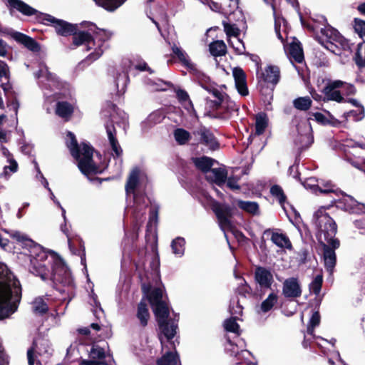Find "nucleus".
Here are the masks:
<instances>
[{"label": "nucleus", "instance_id": "obj_1", "mask_svg": "<svg viewBox=\"0 0 365 365\" xmlns=\"http://www.w3.org/2000/svg\"><path fill=\"white\" fill-rule=\"evenodd\" d=\"M143 289L148 297L157 318L160 334L159 339L162 346L163 356L157 360L158 365H178L179 357L175 351V345L173 339L177 333L178 325L173 320H168L169 308L163 299V289L155 288L149 293V288L145 284Z\"/></svg>", "mask_w": 365, "mask_h": 365}, {"label": "nucleus", "instance_id": "obj_2", "mask_svg": "<svg viewBox=\"0 0 365 365\" xmlns=\"http://www.w3.org/2000/svg\"><path fill=\"white\" fill-rule=\"evenodd\" d=\"M30 272L43 280L50 279L63 285L72 284L71 274L61 259L47 252L39 245H34L30 251Z\"/></svg>", "mask_w": 365, "mask_h": 365}, {"label": "nucleus", "instance_id": "obj_3", "mask_svg": "<svg viewBox=\"0 0 365 365\" xmlns=\"http://www.w3.org/2000/svg\"><path fill=\"white\" fill-rule=\"evenodd\" d=\"M87 31H79L73 34V41L76 46L86 47V51H91L88 56V61L98 59L103 53V42L112 36L110 31L100 29L91 23H87Z\"/></svg>", "mask_w": 365, "mask_h": 365}, {"label": "nucleus", "instance_id": "obj_4", "mask_svg": "<svg viewBox=\"0 0 365 365\" xmlns=\"http://www.w3.org/2000/svg\"><path fill=\"white\" fill-rule=\"evenodd\" d=\"M146 181L147 176L144 170L135 168L131 170L125 185L127 194L133 195V206L130 209L136 222L143 220L149 200L145 196L138 194L135 190Z\"/></svg>", "mask_w": 365, "mask_h": 365}, {"label": "nucleus", "instance_id": "obj_5", "mask_svg": "<svg viewBox=\"0 0 365 365\" xmlns=\"http://www.w3.org/2000/svg\"><path fill=\"white\" fill-rule=\"evenodd\" d=\"M66 145L71 153L78 161L80 170L85 175L101 173L103 168L97 166L92 159L93 148L86 143L78 145L75 135L68 132Z\"/></svg>", "mask_w": 365, "mask_h": 365}, {"label": "nucleus", "instance_id": "obj_6", "mask_svg": "<svg viewBox=\"0 0 365 365\" xmlns=\"http://www.w3.org/2000/svg\"><path fill=\"white\" fill-rule=\"evenodd\" d=\"M314 222L318 228L319 240L322 244L327 243L334 248H338L339 242L334 238L337 230L336 225L324 208H321L315 212Z\"/></svg>", "mask_w": 365, "mask_h": 365}, {"label": "nucleus", "instance_id": "obj_7", "mask_svg": "<svg viewBox=\"0 0 365 365\" xmlns=\"http://www.w3.org/2000/svg\"><path fill=\"white\" fill-rule=\"evenodd\" d=\"M313 29L317 32L320 31L318 36L319 42L331 53L341 55L343 50L349 48L347 41L333 27L329 25H324V27L316 25Z\"/></svg>", "mask_w": 365, "mask_h": 365}, {"label": "nucleus", "instance_id": "obj_8", "mask_svg": "<svg viewBox=\"0 0 365 365\" xmlns=\"http://www.w3.org/2000/svg\"><path fill=\"white\" fill-rule=\"evenodd\" d=\"M21 299V284L0 287V320L9 317L17 310Z\"/></svg>", "mask_w": 365, "mask_h": 365}, {"label": "nucleus", "instance_id": "obj_9", "mask_svg": "<svg viewBox=\"0 0 365 365\" xmlns=\"http://www.w3.org/2000/svg\"><path fill=\"white\" fill-rule=\"evenodd\" d=\"M324 101H335L343 103L344 96L354 93V87L345 81L340 80H329L322 91Z\"/></svg>", "mask_w": 365, "mask_h": 365}, {"label": "nucleus", "instance_id": "obj_10", "mask_svg": "<svg viewBox=\"0 0 365 365\" xmlns=\"http://www.w3.org/2000/svg\"><path fill=\"white\" fill-rule=\"evenodd\" d=\"M34 76L45 89L60 90L64 86V83L55 74L51 73L44 64L40 65L39 70L34 73Z\"/></svg>", "mask_w": 365, "mask_h": 365}, {"label": "nucleus", "instance_id": "obj_11", "mask_svg": "<svg viewBox=\"0 0 365 365\" xmlns=\"http://www.w3.org/2000/svg\"><path fill=\"white\" fill-rule=\"evenodd\" d=\"M297 136L295 138V143L300 148H306L310 146L314 138L312 135V128L309 120L301 121L297 126Z\"/></svg>", "mask_w": 365, "mask_h": 365}, {"label": "nucleus", "instance_id": "obj_12", "mask_svg": "<svg viewBox=\"0 0 365 365\" xmlns=\"http://www.w3.org/2000/svg\"><path fill=\"white\" fill-rule=\"evenodd\" d=\"M106 351L103 348L93 345L88 352V359H80L78 365H106Z\"/></svg>", "mask_w": 365, "mask_h": 365}, {"label": "nucleus", "instance_id": "obj_13", "mask_svg": "<svg viewBox=\"0 0 365 365\" xmlns=\"http://www.w3.org/2000/svg\"><path fill=\"white\" fill-rule=\"evenodd\" d=\"M51 348L48 340L38 339L34 341V346L27 351L29 365H40L38 361L35 362L34 354L39 355L50 354Z\"/></svg>", "mask_w": 365, "mask_h": 365}, {"label": "nucleus", "instance_id": "obj_14", "mask_svg": "<svg viewBox=\"0 0 365 365\" xmlns=\"http://www.w3.org/2000/svg\"><path fill=\"white\" fill-rule=\"evenodd\" d=\"M301 284L297 277H289L284 280L282 294L286 298H297L302 295Z\"/></svg>", "mask_w": 365, "mask_h": 365}, {"label": "nucleus", "instance_id": "obj_15", "mask_svg": "<svg viewBox=\"0 0 365 365\" xmlns=\"http://www.w3.org/2000/svg\"><path fill=\"white\" fill-rule=\"evenodd\" d=\"M214 211L217 217L221 229L225 232L231 229V209L224 205L216 204L214 205Z\"/></svg>", "mask_w": 365, "mask_h": 365}, {"label": "nucleus", "instance_id": "obj_16", "mask_svg": "<svg viewBox=\"0 0 365 365\" xmlns=\"http://www.w3.org/2000/svg\"><path fill=\"white\" fill-rule=\"evenodd\" d=\"M255 280L262 288H270L274 282L272 272L263 267H257L255 271Z\"/></svg>", "mask_w": 365, "mask_h": 365}, {"label": "nucleus", "instance_id": "obj_17", "mask_svg": "<svg viewBox=\"0 0 365 365\" xmlns=\"http://www.w3.org/2000/svg\"><path fill=\"white\" fill-rule=\"evenodd\" d=\"M339 207L350 213H361L365 212V205L357 202L350 195H344L339 201Z\"/></svg>", "mask_w": 365, "mask_h": 365}, {"label": "nucleus", "instance_id": "obj_18", "mask_svg": "<svg viewBox=\"0 0 365 365\" xmlns=\"http://www.w3.org/2000/svg\"><path fill=\"white\" fill-rule=\"evenodd\" d=\"M43 21L53 25L56 31L62 36L70 35L73 34L74 31V28L71 24H69L64 21L58 20L48 14L43 15Z\"/></svg>", "mask_w": 365, "mask_h": 365}, {"label": "nucleus", "instance_id": "obj_19", "mask_svg": "<svg viewBox=\"0 0 365 365\" xmlns=\"http://www.w3.org/2000/svg\"><path fill=\"white\" fill-rule=\"evenodd\" d=\"M5 285L15 286L20 285V283L8 267L4 263H0V287Z\"/></svg>", "mask_w": 365, "mask_h": 365}, {"label": "nucleus", "instance_id": "obj_20", "mask_svg": "<svg viewBox=\"0 0 365 365\" xmlns=\"http://www.w3.org/2000/svg\"><path fill=\"white\" fill-rule=\"evenodd\" d=\"M195 135L200 136V141L210 149L215 150L218 148V143L213 134L205 127H200L194 132Z\"/></svg>", "mask_w": 365, "mask_h": 365}, {"label": "nucleus", "instance_id": "obj_21", "mask_svg": "<svg viewBox=\"0 0 365 365\" xmlns=\"http://www.w3.org/2000/svg\"><path fill=\"white\" fill-rule=\"evenodd\" d=\"M232 75L235 79L236 88L239 93L244 96L248 95L245 74L242 69L240 68H235L232 71Z\"/></svg>", "mask_w": 365, "mask_h": 365}, {"label": "nucleus", "instance_id": "obj_22", "mask_svg": "<svg viewBox=\"0 0 365 365\" xmlns=\"http://www.w3.org/2000/svg\"><path fill=\"white\" fill-rule=\"evenodd\" d=\"M8 4L11 11H17L25 16H32L37 13V11L21 0H8Z\"/></svg>", "mask_w": 365, "mask_h": 365}, {"label": "nucleus", "instance_id": "obj_23", "mask_svg": "<svg viewBox=\"0 0 365 365\" xmlns=\"http://www.w3.org/2000/svg\"><path fill=\"white\" fill-rule=\"evenodd\" d=\"M327 115L319 112L312 113L310 114V119H314L317 123L322 125H331L334 127L339 126L341 121L335 118L329 111L327 112Z\"/></svg>", "mask_w": 365, "mask_h": 365}, {"label": "nucleus", "instance_id": "obj_24", "mask_svg": "<svg viewBox=\"0 0 365 365\" xmlns=\"http://www.w3.org/2000/svg\"><path fill=\"white\" fill-rule=\"evenodd\" d=\"M324 248V260L326 269L330 273L332 272L333 269L336 264V254L334 248L327 243H323Z\"/></svg>", "mask_w": 365, "mask_h": 365}, {"label": "nucleus", "instance_id": "obj_25", "mask_svg": "<svg viewBox=\"0 0 365 365\" xmlns=\"http://www.w3.org/2000/svg\"><path fill=\"white\" fill-rule=\"evenodd\" d=\"M227 173L225 168H213L210 169V171L206 174V178L212 182L218 185L224 184L226 181Z\"/></svg>", "mask_w": 365, "mask_h": 365}, {"label": "nucleus", "instance_id": "obj_26", "mask_svg": "<svg viewBox=\"0 0 365 365\" xmlns=\"http://www.w3.org/2000/svg\"><path fill=\"white\" fill-rule=\"evenodd\" d=\"M12 37L18 42L22 43L28 49L32 51H38L40 49L38 43L32 38L20 32H14Z\"/></svg>", "mask_w": 365, "mask_h": 365}, {"label": "nucleus", "instance_id": "obj_27", "mask_svg": "<svg viewBox=\"0 0 365 365\" xmlns=\"http://www.w3.org/2000/svg\"><path fill=\"white\" fill-rule=\"evenodd\" d=\"M288 55L291 59H294L297 63H301L304 60L303 51L301 44L295 39L289 43L288 48H286Z\"/></svg>", "mask_w": 365, "mask_h": 365}, {"label": "nucleus", "instance_id": "obj_28", "mask_svg": "<svg viewBox=\"0 0 365 365\" xmlns=\"http://www.w3.org/2000/svg\"><path fill=\"white\" fill-rule=\"evenodd\" d=\"M265 3L269 4L272 6L274 16V29L276 34L278 37V38L283 42L284 41V37L282 36L280 29H281V24L283 23V27L285 28V22L283 19H281L280 17L277 16L276 15V6L274 3V0H264ZM288 2L291 3L292 4H294L295 3V0H287Z\"/></svg>", "mask_w": 365, "mask_h": 365}, {"label": "nucleus", "instance_id": "obj_29", "mask_svg": "<svg viewBox=\"0 0 365 365\" xmlns=\"http://www.w3.org/2000/svg\"><path fill=\"white\" fill-rule=\"evenodd\" d=\"M262 75L265 82L275 85L279 80V69L277 66H269L265 68Z\"/></svg>", "mask_w": 365, "mask_h": 365}, {"label": "nucleus", "instance_id": "obj_30", "mask_svg": "<svg viewBox=\"0 0 365 365\" xmlns=\"http://www.w3.org/2000/svg\"><path fill=\"white\" fill-rule=\"evenodd\" d=\"M230 8V9L227 8L225 3H217L212 1L210 4V7L212 10L217 12H222L225 14H228L234 11L235 9L237 8V0H230V3L228 5Z\"/></svg>", "mask_w": 365, "mask_h": 365}, {"label": "nucleus", "instance_id": "obj_31", "mask_svg": "<svg viewBox=\"0 0 365 365\" xmlns=\"http://www.w3.org/2000/svg\"><path fill=\"white\" fill-rule=\"evenodd\" d=\"M73 112V107L71 104L65 102H58L56 107V113L61 118L68 120Z\"/></svg>", "mask_w": 365, "mask_h": 365}, {"label": "nucleus", "instance_id": "obj_32", "mask_svg": "<svg viewBox=\"0 0 365 365\" xmlns=\"http://www.w3.org/2000/svg\"><path fill=\"white\" fill-rule=\"evenodd\" d=\"M268 118L266 113H259L257 114L255 123V134L259 135L264 133L268 126Z\"/></svg>", "mask_w": 365, "mask_h": 365}, {"label": "nucleus", "instance_id": "obj_33", "mask_svg": "<svg viewBox=\"0 0 365 365\" xmlns=\"http://www.w3.org/2000/svg\"><path fill=\"white\" fill-rule=\"evenodd\" d=\"M173 53L178 57L179 61L187 68L192 69L193 63L191 62L188 55L180 47L173 45L172 46Z\"/></svg>", "mask_w": 365, "mask_h": 365}, {"label": "nucleus", "instance_id": "obj_34", "mask_svg": "<svg viewBox=\"0 0 365 365\" xmlns=\"http://www.w3.org/2000/svg\"><path fill=\"white\" fill-rule=\"evenodd\" d=\"M271 240L279 247L287 249L292 248V244L289 238L282 233L272 232Z\"/></svg>", "mask_w": 365, "mask_h": 365}, {"label": "nucleus", "instance_id": "obj_35", "mask_svg": "<svg viewBox=\"0 0 365 365\" xmlns=\"http://www.w3.org/2000/svg\"><path fill=\"white\" fill-rule=\"evenodd\" d=\"M31 309L36 314H43L47 312L48 307L45 299L42 297H36L32 302Z\"/></svg>", "mask_w": 365, "mask_h": 365}, {"label": "nucleus", "instance_id": "obj_36", "mask_svg": "<svg viewBox=\"0 0 365 365\" xmlns=\"http://www.w3.org/2000/svg\"><path fill=\"white\" fill-rule=\"evenodd\" d=\"M236 205L242 210L252 215L259 214V205L256 202L236 200Z\"/></svg>", "mask_w": 365, "mask_h": 365}, {"label": "nucleus", "instance_id": "obj_37", "mask_svg": "<svg viewBox=\"0 0 365 365\" xmlns=\"http://www.w3.org/2000/svg\"><path fill=\"white\" fill-rule=\"evenodd\" d=\"M106 132L110 141V144L113 152L117 156H120L122 153V149L119 145L117 140L115 139V130L113 126L106 125Z\"/></svg>", "mask_w": 365, "mask_h": 365}, {"label": "nucleus", "instance_id": "obj_38", "mask_svg": "<svg viewBox=\"0 0 365 365\" xmlns=\"http://www.w3.org/2000/svg\"><path fill=\"white\" fill-rule=\"evenodd\" d=\"M9 236L16 242L21 243L23 245L31 246L34 242L24 233L17 230H5Z\"/></svg>", "mask_w": 365, "mask_h": 365}, {"label": "nucleus", "instance_id": "obj_39", "mask_svg": "<svg viewBox=\"0 0 365 365\" xmlns=\"http://www.w3.org/2000/svg\"><path fill=\"white\" fill-rule=\"evenodd\" d=\"M34 163H35L36 170L37 171L36 178H40L41 182L43 184V185L44 186V187L48 189V191L51 192V198L61 209V210H62V216H63V219L66 220V211H65V210L61 207L60 202L56 199L55 195L51 192V190L49 188L48 182L46 180V179L43 177V175H42L41 172L40 171V169H39V167H38V164L36 162H34Z\"/></svg>", "mask_w": 365, "mask_h": 365}, {"label": "nucleus", "instance_id": "obj_40", "mask_svg": "<svg viewBox=\"0 0 365 365\" xmlns=\"http://www.w3.org/2000/svg\"><path fill=\"white\" fill-rule=\"evenodd\" d=\"M213 161L214 160L212 158L205 156L193 159L195 166L206 174L210 170V168L213 165Z\"/></svg>", "mask_w": 365, "mask_h": 365}, {"label": "nucleus", "instance_id": "obj_41", "mask_svg": "<svg viewBox=\"0 0 365 365\" xmlns=\"http://www.w3.org/2000/svg\"><path fill=\"white\" fill-rule=\"evenodd\" d=\"M137 317L142 326L145 327L147 325L150 314L147 304L143 301L138 306Z\"/></svg>", "mask_w": 365, "mask_h": 365}, {"label": "nucleus", "instance_id": "obj_42", "mask_svg": "<svg viewBox=\"0 0 365 365\" xmlns=\"http://www.w3.org/2000/svg\"><path fill=\"white\" fill-rule=\"evenodd\" d=\"M227 46L223 41H215L210 44V51L212 56H221L226 53Z\"/></svg>", "mask_w": 365, "mask_h": 365}, {"label": "nucleus", "instance_id": "obj_43", "mask_svg": "<svg viewBox=\"0 0 365 365\" xmlns=\"http://www.w3.org/2000/svg\"><path fill=\"white\" fill-rule=\"evenodd\" d=\"M164 118L163 114L160 111H155L148 115L146 120L143 123L145 129L160 123Z\"/></svg>", "mask_w": 365, "mask_h": 365}, {"label": "nucleus", "instance_id": "obj_44", "mask_svg": "<svg viewBox=\"0 0 365 365\" xmlns=\"http://www.w3.org/2000/svg\"><path fill=\"white\" fill-rule=\"evenodd\" d=\"M96 3L108 11H113L120 6L126 0H94Z\"/></svg>", "mask_w": 365, "mask_h": 365}, {"label": "nucleus", "instance_id": "obj_45", "mask_svg": "<svg viewBox=\"0 0 365 365\" xmlns=\"http://www.w3.org/2000/svg\"><path fill=\"white\" fill-rule=\"evenodd\" d=\"M342 117L343 121H347L349 118H352L355 121L361 120L364 118V108L363 106H358L356 109L344 113Z\"/></svg>", "mask_w": 365, "mask_h": 365}, {"label": "nucleus", "instance_id": "obj_46", "mask_svg": "<svg viewBox=\"0 0 365 365\" xmlns=\"http://www.w3.org/2000/svg\"><path fill=\"white\" fill-rule=\"evenodd\" d=\"M278 297L275 293H270L268 297L262 302L261 310L263 312H267L272 309L274 305L277 303Z\"/></svg>", "mask_w": 365, "mask_h": 365}, {"label": "nucleus", "instance_id": "obj_47", "mask_svg": "<svg viewBox=\"0 0 365 365\" xmlns=\"http://www.w3.org/2000/svg\"><path fill=\"white\" fill-rule=\"evenodd\" d=\"M171 247L173 254L177 257L182 256L185 251V240L182 237H177L173 240Z\"/></svg>", "mask_w": 365, "mask_h": 365}, {"label": "nucleus", "instance_id": "obj_48", "mask_svg": "<svg viewBox=\"0 0 365 365\" xmlns=\"http://www.w3.org/2000/svg\"><path fill=\"white\" fill-rule=\"evenodd\" d=\"M312 100L309 97H299L293 101L294 108L300 110H307L312 106Z\"/></svg>", "mask_w": 365, "mask_h": 365}, {"label": "nucleus", "instance_id": "obj_49", "mask_svg": "<svg viewBox=\"0 0 365 365\" xmlns=\"http://www.w3.org/2000/svg\"><path fill=\"white\" fill-rule=\"evenodd\" d=\"M237 360L240 361L236 365H257L256 363L252 361V356L251 353L247 350H242L237 356Z\"/></svg>", "mask_w": 365, "mask_h": 365}, {"label": "nucleus", "instance_id": "obj_50", "mask_svg": "<svg viewBox=\"0 0 365 365\" xmlns=\"http://www.w3.org/2000/svg\"><path fill=\"white\" fill-rule=\"evenodd\" d=\"M230 45L235 49L238 54H242L245 51L243 42L240 39L239 36H234L228 39Z\"/></svg>", "mask_w": 365, "mask_h": 365}, {"label": "nucleus", "instance_id": "obj_51", "mask_svg": "<svg viewBox=\"0 0 365 365\" xmlns=\"http://www.w3.org/2000/svg\"><path fill=\"white\" fill-rule=\"evenodd\" d=\"M237 317H231L224 322V327L227 331L240 334V327L236 322Z\"/></svg>", "mask_w": 365, "mask_h": 365}, {"label": "nucleus", "instance_id": "obj_52", "mask_svg": "<svg viewBox=\"0 0 365 365\" xmlns=\"http://www.w3.org/2000/svg\"><path fill=\"white\" fill-rule=\"evenodd\" d=\"M316 188L321 193H329L336 192L335 185H333L330 181L321 180L316 185Z\"/></svg>", "mask_w": 365, "mask_h": 365}, {"label": "nucleus", "instance_id": "obj_53", "mask_svg": "<svg viewBox=\"0 0 365 365\" xmlns=\"http://www.w3.org/2000/svg\"><path fill=\"white\" fill-rule=\"evenodd\" d=\"M174 136L176 141L181 145L186 143L190 139V133L182 128L175 130Z\"/></svg>", "mask_w": 365, "mask_h": 365}, {"label": "nucleus", "instance_id": "obj_54", "mask_svg": "<svg viewBox=\"0 0 365 365\" xmlns=\"http://www.w3.org/2000/svg\"><path fill=\"white\" fill-rule=\"evenodd\" d=\"M323 282V277L322 274L317 275L309 284V289L316 295L320 293Z\"/></svg>", "mask_w": 365, "mask_h": 365}, {"label": "nucleus", "instance_id": "obj_55", "mask_svg": "<svg viewBox=\"0 0 365 365\" xmlns=\"http://www.w3.org/2000/svg\"><path fill=\"white\" fill-rule=\"evenodd\" d=\"M270 192L277 199L280 205L284 207L286 197L282 187L278 185H274L271 187Z\"/></svg>", "mask_w": 365, "mask_h": 365}, {"label": "nucleus", "instance_id": "obj_56", "mask_svg": "<svg viewBox=\"0 0 365 365\" xmlns=\"http://www.w3.org/2000/svg\"><path fill=\"white\" fill-rule=\"evenodd\" d=\"M320 314L319 312H314L309 320V325L307 327V332L308 334L312 335L314 333V329L318 326L320 323Z\"/></svg>", "mask_w": 365, "mask_h": 365}, {"label": "nucleus", "instance_id": "obj_57", "mask_svg": "<svg viewBox=\"0 0 365 365\" xmlns=\"http://www.w3.org/2000/svg\"><path fill=\"white\" fill-rule=\"evenodd\" d=\"M222 24L228 39L234 36H239L240 30L235 24H230L225 21H223Z\"/></svg>", "mask_w": 365, "mask_h": 365}, {"label": "nucleus", "instance_id": "obj_58", "mask_svg": "<svg viewBox=\"0 0 365 365\" xmlns=\"http://www.w3.org/2000/svg\"><path fill=\"white\" fill-rule=\"evenodd\" d=\"M355 59L359 66H365V45H359Z\"/></svg>", "mask_w": 365, "mask_h": 365}, {"label": "nucleus", "instance_id": "obj_59", "mask_svg": "<svg viewBox=\"0 0 365 365\" xmlns=\"http://www.w3.org/2000/svg\"><path fill=\"white\" fill-rule=\"evenodd\" d=\"M177 96L179 101L183 103L186 109L189 110L190 108H192V103L189 99V96L185 91L182 90H178L177 91Z\"/></svg>", "mask_w": 365, "mask_h": 365}, {"label": "nucleus", "instance_id": "obj_60", "mask_svg": "<svg viewBox=\"0 0 365 365\" xmlns=\"http://www.w3.org/2000/svg\"><path fill=\"white\" fill-rule=\"evenodd\" d=\"M242 307L240 304L238 300H232L230 305V312L234 316L237 317V319H239L238 316H241L242 313Z\"/></svg>", "mask_w": 365, "mask_h": 365}, {"label": "nucleus", "instance_id": "obj_61", "mask_svg": "<svg viewBox=\"0 0 365 365\" xmlns=\"http://www.w3.org/2000/svg\"><path fill=\"white\" fill-rule=\"evenodd\" d=\"M128 82V74L123 73L120 74L119 76L116 79V86L119 89L120 91H124V89Z\"/></svg>", "mask_w": 365, "mask_h": 365}, {"label": "nucleus", "instance_id": "obj_62", "mask_svg": "<svg viewBox=\"0 0 365 365\" xmlns=\"http://www.w3.org/2000/svg\"><path fill=\"white\" fill-rule=\"evenodd\" d=\"M355 31L361 36H365V21L356 19L354 26Z\"/></svg>", "mask_w": 365, "mask_h": 365}, {"label": "nucleus", "instance_id": "obj_63", "mask_svg": "<svg viewBox=\"0 0 365 365\" xmlns=\"http://www.w3.org/2000/svg\"><path fill=\"white\" fill-rule=\"evenodd\" d=\"M241 284L238 287L239 293L244 296H245L246 294H251V287L247 284V282L243 279H241Z\"/></svg>", "mask_w": 365, "mask_h": 365}, {"label": "nucleus", "instance_id": "obj_64", "mask_svg": "<svg viewBox=\"0 0 365 365\" xmlns=\"http://www.w3.org/2000/svg\"><path fill=\"white\" fill-rule=\"evenodd\" d=\"M7 161L9 165L4 167L5 173H7V170H9L11 173L16 172L18 168V164L14 158H9V160Z\"/></svg>", "mask_w": 365, "mask_h": 365}]
</instances>
